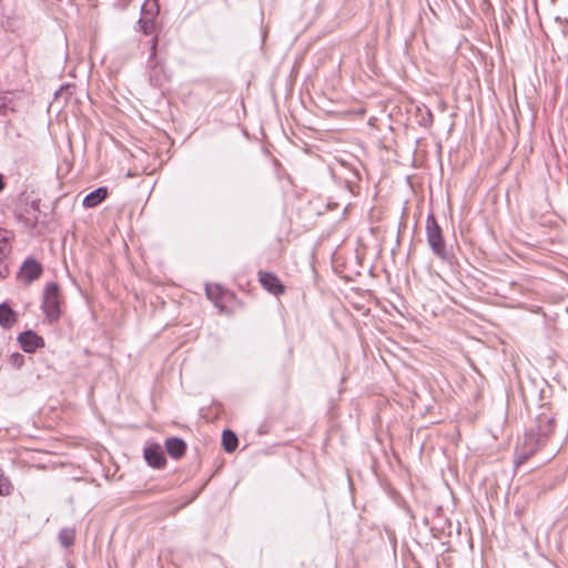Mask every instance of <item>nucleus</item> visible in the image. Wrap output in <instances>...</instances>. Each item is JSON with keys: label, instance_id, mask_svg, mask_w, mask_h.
I'll return each instance as SVG.
<instances>
[{"label": "nucleus", "instance_id": "nucleus-3", "mask_svg": "<svg viewBox=\"0 0 568 568\" xmlns=\"http://www.w3.org/2000/svg\"><path fill=\"white\" fill-rule=\"evenodd\" d=\"M59 305V286L57 283L51 282L45 286L42 302V308L51 322L57 321L60 316Z\"/></svg>", "mask_w": 568, "mask_h": 568}, {"label": "nucleus", "instance_id": "nucleus-2", "mask_svg": "<svg viewBox=\"0 0 568 568\" xmlns=\"http://www.w3.org/2000/svg\"><path fill=\"white\" fill-rule=\"evenodd\" d=\"M426 237L429 247L433 253L438 256L440 260H447V251L445 246V241L443 237L442 229L438 225L434 214H428L426 219Z\"/></svg>", "mask_w": 568, "mask_h": 568}, {"label": "nucleus", "instance_id": "nucleus-13", "mask_svg": "<svg viewBox=\"0 0 568 568\" xmlns=\"http://www.w3.org/2000/svg\"><path fill=\"white\" fill-rule=\"evenodd\" d=\"M74 529L63 528L59 532V540L63 547H70L74 541Z\"/></svg>", "mask_w": 568, "mask_h": 568}, {"label": "nucleus", "instance_id": "nucleus-10", "mask_svg": "<svg viewBox=\"0 0 568 568\" xmlns=\"http://www.w3.org/2000/svg\"><path fill=\"white\" fill-rule=\"evenodd\" d=\"M16 313L6 304L0 305V325L3 327H10L16 323Z\"/></svg>", "mask_w": 568, "mask_h": 568}, {"label": "nucleus", "instance_id": "nucleus-16", "mask_svg": "<svg viewBox=\"0 0 568 568\" xmlns=\"http://www.w3.org/2000/svg\"><path fill=\"white\" fill-rule=\"evenodd\" d=\"M217 287L206 286V295L217 305Z\"/></svg>", "mask_w": 568, "mask_h": 568}, {"label": "nucleus", "instance_id": "nucleus-8", "mask_svg": "<svg viewBox=\"0 0 568 568\" xmlns=\"http://www.w3.org/2000/svg\"><path fill=\"white\" fill-rule=\"evenodd\" d=\"M108 195V189L106 187H98L97 190L89 193L83 199V206L85 207H94L99 205Z\"/></svg>", "mask_w": 568, "mask_h": 568}, {"label": "nucleus", "instance_id": "nucleus-9", "mask_svg": "<svg viewBox=\"0 0 568 568\" xmlns=\"http://www.w3.org/2000/svg\"><path fill=\"white\" fill-rule=\"evenodd\" d=\"M165 448L171 457L180 458L184 455L186 446L182 439L173 437L166 440Z\"/></svg>", "mask_w": 568, "mask_h": 568}, {"label": "nucleus", "instance_id": "nucleus-15", "mask_svg": "<svg viewBox=\"0 0 568 568\" xmlns=\"http://www.w3.org/2000/svg\"><path fill=\"white\" fill-rule=\"evenodd\" d=\"M10 365L20 368L24 364V356L20 353H13L9 357Z\"/></svg>", "mask_w": 568, "mask_h": 568}, {"label": "nucleus", "instance_id": "nucleus-6", "mask_svg": "<svg viewBox=\"0 0 568 568\" xmlns=\"http://www.w3.org/2000/svg\"><path fill=\"white\" fill-rule=\"evenodd\" d=\"M144 457L148 464L155 468H161L165 464V456L161 446L151 445L144 449Z\"/></svg>", "mask_w": 568, "mask_h": 568}, {"label": "nucleus", "instance_id": "nucleus-17", "mask_svg": "<svg viewBox=\"0 0 568 568\" xmlns=\"http://www.w3.org/2000/svg\"><path fill=\"white\" fill-rule=\"evenodd\" d=\"M3 189H4V182H3L2 175L0 174V191H2Z\"/></svg>", "mask_w": 568, "mask_h": 568}, {"label": "nucleus", "instance_id": "nucleus-11", "mask_svg": "<svg viewBox=\"0 0 568 568\" xmlns=\"http://www.w3.org/2000/svg\"><path fill=\"white\" fill-rule=\"evenodd\" d=\"M222 444L226 452H233L237 446V437L231 430H224L222 435Z\"/></svg>", "mask_w": 568, "mask_h": 568}, {"label": "nucleus", "instance_id": "nucleus-1", "mask_svg": "<svg viewBox=\"0 0 568 568\" xmlns=\"http://www.w3.org/2000/svg\"><path fill=\"white\" fill-rule=\"evenodd\" d=\"M546 437V433L542 435L532 430L526 433L516 448L515 465L520 466L534 455L545 444Z\"/></svg>", "mask_w": 568, "mask_h": 568}, {"label": "nucleus", "instance_id": "nucleus-12", "mask_svg": "<svg viewBox=\"0 0 568 568\" xmlns=\"http://www.w3.org/2000/svg\"><path fill=\"white\" fill-rule=\"evenodd\" d=\"M11 252L10 232L0 230V260Z\"/></svg>", "mask_w": 568, "mask_h": 568}, {"label": "nucleus", "instance_id": "nucleus-7", "mask_svg": "<svg viewBox=\"0 0 568 568\" xmlns=\"http://www.w3.org/2000/svg\"><path fill=\"white\" fill-rule=\"evenodd\" d=\"M42 272L41 265L34 260H28L20 270V278L24 282H32L38 278Z\"/></svg>", "mask_w": 568, "mask_h": 568}, {"label": "nucleus", "instance_id": "nucleus-4", "mask_svg": "<svg viewBox=\"0 0 568 568\" xmlns=\"http://www.w3.org/2000/svg\"><path fill=\"white\" fill-rule=\"evenodd\" d=\"M260 283L270 293L280 295L284 293V286L277 276L273 273L264 272L260 274Z\"/></svg>", "mask_w": 568, "mask_h": 568}, {"label": "nucleus", "instance_id": "nucleus-14", "mask_svg": "<svg viewBox=\"0 0 568 568\" xmlns=\"http://www.w3.org/2000/svg\"><path fill=\"white\" fill-rule=\"evenodd\" d=\"M12 485L10 480L4 477L3 471L0 469V496H8L11 494Z\"/></svg>", "mask_w": 568, "mask_h": 568}, {"label": "nucleus", "instance_id": "nucleus-5", "mask_svg": "<svg viewBox=\"0 0 568 568\" xmlns=\"http://www.w3.org/2000/svg\"><path fill=\"white\" fill-rule=\"evenodd\" d=\"M19 342L27 353H32L44 344L42 337L31 331L20 334Z\"/></svg>", "mask_w": 568, "mask_h": 568}]
</instances>
